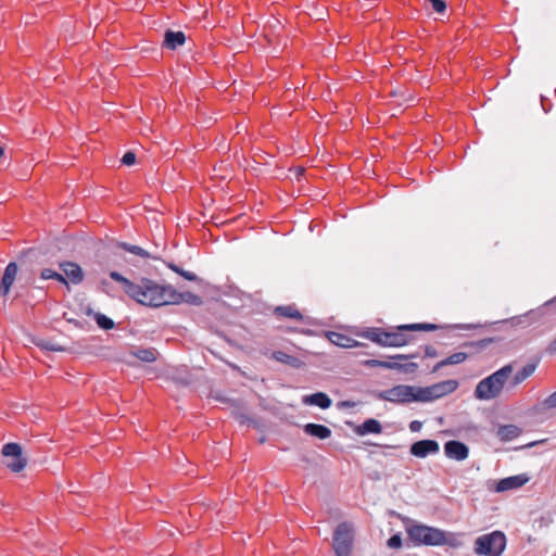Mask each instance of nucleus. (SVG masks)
<instances>
[{
    "instance_id": "dca6fc26",
    "label": "nucleus",
    "mask_w": 556,
    "mask_h": 556,
    "mask_svg": "<svg viewBox=\"0 0 556 556\" xmlns=\"http://www.w3.org/2000/svg\"><path fill=\"white\" fill-rule=\"evenodd\" d=\"M302 402L305 405H315L323 409L329 408L331 406L330 397L324 392L305 395L303 396Z\"/></svg>"
},
{
    "instance_id": "58836bf2",
    "label": "nucleus",
    "mask_w": 556,
    "mask_h": 556,
    "mask_svg": "<svg viewBox=\"0 0 556 556\" xmlns=\"http://www.w3.org/2000/svg\"><path fill=\"white\" fill-rule=\"evenodd\" d=\"M380 362L379 359H367V361H364V365L366 367H380Z\"/></svg>"
},
{
    "instance_id": "1a4fd4ad",
    "label": "nucleus",
    "mask_w": 556,
    "mask_h": 556,
    "mask_svg": "<svg viewBox=\"0 0 556 556\" xmlns=\"http://www.w3.org/2000/svg\"><path fill=\"white\" fill-rule=\"evenodd\" d=\"M529 480H530V477L527 473L510 476V477L501 479L500 481L495 482L494 491L502 493V492H507V491H511V490H517V489L523 486L526 483H528Z\"/></svg>"
},
{
    "instance_id": "f257e3e1",
    "label": "nucleus",
    "mask_w": 556,
    "mask_h": 556,
    "mask_svg": "<svg viewBox=\"0 0 556 556\" xmlns=\"http://www.w3.org/2000/svg\"><path fill=\"white\" fill-rule=\"evenodd\" d=\"M458 387L456 380L450 379L429 387L397 384L379 393V399L395 404L413 402H432L453 393Z\"/></svg>"
},
{
    "instance_id": "f704fd0d",
    "label": "nucleus",
    "mask_w": 556,
    "mask_h": 556,
    "mask_svg": "<svg viewBox=\"0 0 556 556\" xmlns=\"http://www.w3.org/2000/svg\"><path fill=\"white\" fill-rule=\"evenodd\" d=\"M543 405L546 408L556 407V391L544 400Z\"/></svg>"
},
{
    "instance_id": "c85d7f7f",
    "label": "nucleus",
    "mask_w": 556,
    "mask_h": 556,
    "mask_svg": "<svg viewBox=\"0 0 556 556\" xmlns=\"http://www.w3.org/2000/svg\"><path fill=\"white\" fill-rule=\"evenodd\" d=\"M275 358L281 363H286L292 366H296L298 359L283 353V352H277L275 353Z\"/></svg>"
},
{
    "instance_id": "5701e85b",
    "label": "nucleus",
    "mask_w": 556,
    "mask_h": 556,
    "mask_svg": "<svg viewBox=\"0 0 556 556\" xmlns=\"http://www.w3.org/2000/svg\"><path fill=\"white\" fill-rule=\"evenodd\" d=\"M275 313L279 316L296 319H302V314L296 309L295 306L288 305V306H278L275 309Z\"/></svg>"
},
{
    "instance_id": "79ce46f5",
    "label": "nucleus",
    "mask_w": 556,
    "mask_h": 556,
    "mask_svg": "<svg viewBox=\"0 0 556 556\" xmlns=\"http://www.w3.org/2000/svg\"><path fill=\"white\" fill-rule=\"evenodd\" d=\"M169 267H170L175 273H177V274H179V275H180V273H181V270H182V269H180V268H179L178 266H176V265H169Z\"/></svg>"
},
{
    "instance_id": "a19ab883",
    "label": "nucleus",
    "mask_w": 556,
    "mask_h": 556,
    "mask_svg": "<svg viewBox=\"0 0 556 556\" xmlns=\"http://www.w3.org/2000/svg\"><path fill=\"white\" fill-rule=\"evenodd\" d=\"M408 357L409 356H407V355L397 354V355L391 356L390 358L391 359H407Z\"/></svg>"
},
{
    "instance_id": "393cba45",
    "label": "nucleus",
    "mask_w": 556,
    "mask_h": 556,
    "mask_svg": "<svg viewBox=\"0 0 556 556\" xmlns=\"http://www.w3.org/2000/svg\"><path fill=\"white\" fill-rule=\"evenodd\" d=\"M110 277H111L113 280H115V281H117V282L122 283L124 291H125L128 295H130V293H131V291H132V288H134V286H135V282H132V281H130L129 279L125 278L124 276H122V275H121L119 273H117V271H111V273H110Z\"/></svg>"
},
{
    "instance_id": "423d86ee",
    "label": "nucleus",
    "mask_w": 556,
    "mask_h": 556,
    "mask_svg": "<svg viewBox=\"0 0 556 556\" xmlns=\"http://www.w3.org/2000/svg\"><path fill=\"white\" fill-rule=\"evenodd\" d=\"M397 331H382L380 329H371L364 337L381 346L399 348L408 343L409 339L406 334Z\"/></svg>"
},
{
    "instance_id": "bb28decb",
    "label": "nucleus",
    "mask_w": 556,
    "mask_h": 556,
    "mask_svg": "<svg viewBox=\"0 0 556 556\" xmlns=\"http://www.w3.org/2000/svg\"><path fill=\"white\" fill-rule=\"evenodd\" d=\"M121 247L124 250H126V251H128V252H130V253H132L135 255H138L140 257L147 258V257L150 256L148 251L143 250L142 248H140L138 245H132V244H128V243H122Z\"/></svg>"
},
{
    "instance_id": "a18cd8bd",
    "label": "nucleus",
    "mask_w": 556,
    "mask_h": 556,
    "mask_svg": "<svg viewBox=\"0 0 556 556\" xmlns=\"http://www.w3.org/2000/svg\"><path fill=\"white\" fill-rule=\"evenodd\" d=\"M552 346H553V350H554V351H556V339L554 340V342H553V345H552Z\"/></svg>"
},
{
    "instance_id": "2eb2a0df",
    "label": "nucleus",
    "mask_w": 556,
    "mask_h": 556,
    "mask_svg": "<svg viewBox=\"0 0 556 556\" xmlns=\"http://www.w3.org/2000/svg\"><path fill=\"white\" fill-rule=\"evenodd\" d=\"M182 302L198 306L202 304V299L191 292H177L172 287L170 304H179Z\"/></svg>"
},
{
    "instance_id": "0eeeda50",
    "label": "nucleus",
    "mask_w": 556,
    "mask_h": 556,
    "mask_svg": "<svg viewBox=\"0 0 556 556\" xmlns=\"http://www.w3.org/2000/svg\"><path fill=\"white\" fill-rule=\"evenodd\" d=\"M353 526L349 522L340 523L333 534V548L337 556H349L352 549Z\"/></svg>"
},
{
    "instance_id": "c756f323",
    "label": "nucleus",
    "mask_w": 556,
    "mask_h": 556,
    "mask_svg": "<svg viewBox=\"0 0 556 556\" xmlns=\"http://www.w3.org/2000/svg\"><path fill=\"white\" fill-rule=\"evenodd\" d=\"M97 323L103 329H111L114 326L113 320L104 315H98Z\"/></svg>"
},
{
    "instance_id": "aec40b11",
    "label": "nucleus",
    "mask_w": 556,
    "mask_h": 556,
    "mask_svg": "<svg viewBox=\"0 0 556 556\" xmlns=\"http://www.w3.org/2000/svg\"><path fill=\"white\" fill-rule=\"evenodd\" d=\"M536 365L535 364H527L523 366L520 370H518L513 379H511V387H516L523 382L526 379H528L530 376L533 375L535 371Z\"/></svg>"
},
{
    "instance_id": "473e14b6",
    "label": "nucleus",
    "mask_w": 556,
    "mask_h": 556,
    "mask_svg": "<svg viewBox=\"0 0 556 556\" xmlns=\"http://www.w3.org/2000/svg\"><path fill=\"white\" fill-rule=\"evenodd\" d=\"M122 163L126 166H131L136 163V154L134 152H127L122 157Z\"/></svg>"
},
{
    "instance_id": "e433bc0d",
    "label": "nucleus",
    "mask_w": 556,
    "mask_h": 556,
    "mask_svg": "<svg viewBox=\"0 0 556 556\" xmlns=\"http://www.w3.org/2000/svg\"><path fill=\"white\" fill-rule=\"evenodd\" d=\"M422 428V422L419 421V420H413L410 424H409V430L412 432H418L420 431Z\"/></svg>"
},
{
    "instance_id": "c9c22d12",
    "label": "nucleus",
    "mask_w": 556,
    "mask_h": 556,
    "mask_svg": "<svg viewBox=\"0 0 556 556\" xmlns=\"http://www.w3.org/2000/svg\"><path fill=\"white\" fill-rule=\"evenodd\" d=\"M400 366V363L391 362V361H381L380 367L387 368V369H395Z\"/></svg>"
},
{
    "instance_id": "cd10ccee",
    "label": "nucleus",
    "mask_w": 556,
    "mask_h": 556,
    "mask_svg": "<svg viewBox=\"0 0 556 556\" xmlns=\"http://www.w3.org/2000/svg\"><path fill=\"white\" fill-rule=\"evenodd\" d=\"M400 330H434L437 326L433 324H412L399 327Z\"/></svg>"
},
{
    "instance_id": "b1692460",
    "label": "nucleus",
    "mask_w": 556,
    "mask_h": 556,
    "mask_svg": "<svg viewBox=\"0 0 556 556\" xmlns=\"http://www.w3.org/2000/svg\"><path fill=\"white\" fill-rule=\"evenodd\" d=\"M134 356L146 363H153L157 358V352L155 349H138L132 352Z\"/></svg>"
},
{
    "instance_id": "4c0bfd02",
    "label": "nucleus",
    "mask_w": 556,
    "mask_h": 556,
    "mask_svg": "<svg viewBox=\"0 0 556 556\" xmlns=\"http://www.w3.org/2000/svg\"><path fill=\"white\" fill-rule=\"evenodd\" d=\"M180 276H182L184 278H186L189 281H195L198 279L195 274H193L191 271L184 270V269L181 270Z\"/></svg>"
},
{
    "instance_id": "c03bdc74",
    "label": "nucleus",
    "mask_w": 556,
    "mask_h": 556,
    "mask_svg": "<svg viewBox=\"0 0 556 556\" xmlns=\"http://www.w3.org/2000/svg\"><path fill=\"white\" fill-rule=\"evenodd\" d=\"M4 150L0 147V159L3 156Z\"/></svg>"
},
{
    "instance_id": "7ed1b4c3",
    "label": "nucleus",
    "mask_w": 556,
    "mask_h": 556,
    "mask_svg": "<svg viewBox=\"0 0 556 556\" xmlns=\"http://www.w3.org/2000/svg\"><path fill=\"white\" fill-rule=\"evenodd\" d=\"M511 372L513 366L506 365L491 376L482 379L476 387V397L479 400H491L496 397L503 390L504 383L510 377Z\"/></svg>"
},
{
    "instance_id": "39448f33",
    "label": "nucleus",
    "mask_w": 556,
    "mask_h": 556,
    "mask_svg": "<svg viewBox=\"0 0 556 556\" xmlns=\"http://www.w3.org/2000/svg\"><path fill=\"white\" fill-rule=\"evenodd\" d=\"M506 547V536L501 531L482 534L475 541L473 551L479 556H501Z\"/></svg>"
},
{
    "instance_id": "20e7f679",
    "label": "nucleus",
    "mask_w": 556,
    "mask_h": 556,
    "mask_svg": "<svg viewBox=\"0 0 556 556\" xmlns=\"http://www.w3.org/2000/svg\"><path fill=\"white\" fill-rule=\"evenodd\" d=\"M409 539L417 545L440 546L447 543L446 533L438 528L414 523L406 527Z\"/></svg>"
},
{
    "instance_id": "412c9836",
    "label": "nucleus",
    "mask_w": 556,
    "mask_h": 556,
    "mask_svg": "<svg viewBox=\"0 0 556 556\" xmlns=\"http://www.w3.org/2000/svg\"><path fill=\"white\" fill-rule=\"evenodd\" d=\"M521 430L515 425L502 426L497 429V437L502 441H511L519 437Z\"/></svg>"
},
{
    "instance_id": "ea45409f",
    "label": "nucleus",
    "mask_w": 556,
    "mask_h": 556,
    "mask_svg": "<svg viewBox=\"0 0 556 556\" xmlns=\"http://www.w3.org/2000/svg\"><path fill=\"white\" fill-rule=\"evenodd\" d=\"M339 405H340V407H343V408H354L356 406V403L353 401H343Z\"/></svg>"
},
{
    "instance_id": "f8f14e48",
    "label": "nucleus",
    "mask_w": 556,
    "mask_h": 556,
    "mask_svg": "<svg viewBox=\"0 0 556 556\" xmlns=\"http://www.w3.org/2000/svg\"><path fill=\"white\" fill-rule=\"evenodd\" d=\"M17 265L11 262L7 265L2 280L0 282V294L7 295L16 278Z\"/></svg>"
},
{
    "instance_id": "a878e982",
    "label": "nucleus",
    "mask_w": 556,
    "mask_h": 556,
    "mask_svg": "<svg viewBox=\"0 0 556 556\" xmlns=\"http://www.w3.org/2000/svg\"><path fill=\"white\" fill-rule=\"evenodd\" d=\"M40 276L45 280H47V279H55V280H58V281H60L62 283H67L66 278L63 275H61V274H59V273H56V271H54V270H52L50 268L42 269Z\"/></svg>"
},
{
    "instance_id": "6ab92c4d",
    "label": "nucleus",
    "mask_w": 556,
    "mask_h": 556,
    "mask_svg": "<svg viewBox=\"0 0 556 556\" xmlns=\"http://www.w3.org/2000/svg\"><path fill=\"white\" fill-rule=\"evenodd\" d=\"M304 432L320 440L328 439L331 435V430L328 427L318 424H306Z\"/></svg>"
},
{
    "instance_id": "4be33fe9",
    "label": "nucleus",
    "mask_w": 556,
    "mask_h": 556,
    "mask_svg": "<svg viewBox=\"0 0 556 556\" xmlns=\"http://www.w3.org/2000/svg\"><path fill=\"white\" fill-rule=\"evenodd\" d=\"M467 358V354L464 353V352H457V353H454L452 354L451 356L446 357L445 359L439 362L434 368H433V371H438L439 369H441L442 367L444 366H447V365H456V364H460L463 363L465 359Z\"/></svg>"
},
{
    "instance_id": "f03ea898",
    "label": "nucleus",
    "mask_w": 556,
    "mask_h": 556,
    "mask_svg": "<svg viewBox=\"0 0 556 556\" xmlns=\"http://www.w3.org/2000/svg\"><path fill=\"white\" fill-rule=\"evenodd\" d=\"M172 287L162 286L151 279H141L135 283L130 298L147 306H163L170 304Z\"/></svg>"
},
{
    "instance_id": "6e6552de",
    "label": "nucleus",
    "mask_w": 556,
    "mask_h": 556,
    "mask_svg": "<svg viewBox=\"0 0 556 556\" xmlns=\"http://www.w3.org/2000/svg\"><path fill=\"white\" fill-rule=\"evenodd\" d=\"M1 454L5 458V466L12 472H21L27 466V458L23 455V448L17 443L4 444Z\"/></svg>"
},
{
    "instance_id": "f3484780",
    "label": "nucleus",
    "mask_w": 556,
    "mask_h": 556,
    "mask_svg": "<svg viewBox=\"0 0 556 556\" xmlns=\"http://www.w3.org/2000/svg\"><path fill=\"white\" fill-rule=\"evenodd\" d=\"M354 432L358 435H366L368 433L379 434L382 432V426L377 419L370 418L356 426Z\"/></svg>"
},
{
    "instance_id": "ddd939ff",
    "label": "nucleus",
    "mask_w": 556,
    "mask_h": 556,
    "mask_svg": "<svg viewBox=\"0 0 556 556\" xmlns=\"http://www.w3.org/2000/svg\"><path fill=\"white\" fill-rule=\"evenodd\" d=\"M65 277L75 285H78L84 279V271L79 265L72 262H65L60 265Z\"/></svg>"
},
{
    "instance_id": "a211bd4d",
    "label": "nucleus",
    "mask_w": 556,
    "mask_h": 556,
    "mask_svg": "<svg viewBox=\"0 0 556 556\" xmlns=\"http://www.w3.org/2000/svg\"><path fill=\"white\" fill-rule=\"evenodd\" d=\"M186 41V36L182 31L167 30L164 36V45L166 48L175 50L182 46Z\"/></svg>"
},
{
    "instance_id": "4468645a",
    "label": "nucleus",
    "mask_w": 556,
    "mask_h": 556,
    "mask_svg": "<svg viewBox=\"0 0 556 556\" xmlns=\"http://www.w3.org/2000/svg\"><path fill=\"white\" fill-rule=\"evenodd\" d=\"M326 336L332 344L343 349H352L361 345L358 341L340 332L329 331Z\"/></svg>"
},
{
    "instance_id": "9b49d317",
    "label": "nucleus",
    "mask_w": 556,
    "mask_h": 556,
    "mask_svg": "<svg viewBox=\"0 0 556 556\" xmlns=\"http://www.w3.org/2000/svg\"><path fill=\"white\" fill-rule=\"evenodd\" d=\"M444 452L445 455L448 458L455 459V460H465L469 455V450L466 444L459 441H448L444 445Z\"/></svg>"
},
{
    "instance_id": "72a5a7b5",
    "label": "nucleus",
    "mask_w": 556,
    "mask_h": 556,
    "mask_svg": "<svg viewBox=\"0 0 556 556\" xmlns=\"http://www.w3.org/2000/svg\"><path fill=\"white\" fill-rule=\"evenodd\" d=\"M416 368H417V364L407 363V364H400V366L396 369L402 370L406 374H412L416 370Z\"/></svg>"
},
{
    "instance_id": "7c9ffc66",
    "label": "nucleus",
    "mask_w": 556,
    "mask_h": 556,
    "mask_svg": "<svg viewBox=\"0 0 556 556\" xmlns=\"http://www.w3.org/2000/svg\"><path fill=\"white\" fill-rule=\"evenodd\" d=\"M387 545L390 547V548H400L402 546V538L400 534H394L392 535L388 542H387Z\"/></svg>"
},
{
    "instance_id": "49530a36",
    "label": "nucleus",
    "mask_w": 556,
    "mask_h": 556,
    "mask_svg": "<svg viewBox=\"0 0 556 556\" xmlns=\"http://www.w3.org/2000/svg\"><path fill=\"white\" fill-rule=\"evenodd\" d=\"M427 355H433V352H430V350H427Z\"/></svg>"
},
{
    "instance_id": "9d476101",
    "label": "nucleus",
    "mask_w": 556,
    "mask_h": 556,
    "mask_svg": "<svg viewBox=\"0 0 556 556\" xmlns=\"http://www.w3.org/2000/svg\"><path fill=\"white\" fill-rule=\"evenodd\" d=\"M440 450L439 443L434 440H421L410 446V453L419 458H425L430 454H437Z\"/></svg>"
},
{
    "instance_id": "2f4dec72",
    "label": "nucleus",
    "mask_w": 556,
    "mask_h": 556,
    "mask_svg": "<svg viewBox=\"0 0 556 556\" xmlns=\"http://www.w3.org/2000/svg\"><path fill=\"white\" fill-rule=\"evenodd\" d=\"M431 4L432 9L438 13H443L446 9L445 2L443 0H428Z\"/></svg>"
},
{
    "instance_id": "37998d69",
    "label": "nucleus",
    "mask_w": 556,
    "mask_h": 556,
    "mask_svg": "<svg viewBox=\"0 0 556 556\" xmlns=\"http://www.w3.org/2000/svg\"><path fill=\"white\" fill-rule=\"evenodd\" d=\"M42 348L48 349V350H53V351H60L61 350V349H58L55 346H49V345H46V344H42Z\"/></svg>"
}]
</instances>
